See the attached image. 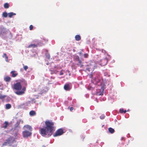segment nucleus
<instances>
[{
	"label": "nucleus",
	"instance_id": "f3484780",
	"mask_svg": "<svg viewBox=\"0 0 147 147\" xmlns=\"http://www.w3.org/2000/svg\"><path fill=\"white\" fill-rule=\"evenodd\" d=\"M8 15V14L7 12H5L3 13L2 14V16L6 18L7 17Z\"/></svg>",
	"mask_w": 147,
	"mask_h": 147
},
{
	"label": "nucleus",
	"instance_id": "6ab92c4d",
	"mask_svg": "<svg viewBox=\"0 0 147 147\" xmlns=\"http://www.w3.org/2000/svg\"><path fill=\"white\" fill-rule=\"evenodd\" d=\"M45 56L46 57L47 59H50V54L48 53H46L45 54Z\"/></svg>",
	"mask_w": 147,
	"mask_h": 147
},
{
	"label": "nucleus",
	"instance_id": "dca6fc26",
	"mask_svg": "<svg viewBox=\"0 0 147 147\" xmlns=\"http://www.w3.org/2000/svg\"><path fill=\"white\" fill-rule=\"evenodd\" d=\"M11 107V105L10 104H7L6 105V108L7 109H9Z\"/></svg>",
	"mask_w": 147,
	"mask_h": 147
},
{
	"label": "nucleus",
	"instance_id": "2f4dec72",
	"mask_svg": "<svg viewBox=\"0 0 147 147\" xmlns=\"http://www.w3.org/2000/svg\"><path fill=\"white\" fill-rule=\"evenodd\" d=\"M7 55L6 53H4L3 55V57H6L7 56Z\"/></svg>",
	"mask_w": 147,
	"mask_h": 147
},
{
	"label": "nucleus",
	"instance_id": "e433bc0d",
	"mask_svg": "<svg viewBox=\"0 0 147 147\" xmlns=\"http://www.w3.org/2000/svg\"><path fill=\"white\" fill-rule=\"evenodd\" d=\"M42 147H46V146H45L44 145H43L42 146Z\"/></svg>",
	"mask_w": 147,
	"mask_h": 147
},
{
	"label": "nucleus",
	"instance_id": "ddd939ff",
	"mask_svg": "<svg viewBox=\"0 0 147 147\" xmlns=\"http://www.w3.org/2000/svg\"><path fill=\"white\" fill-rule=\"evenodd\" d=\"M36 114V112L34 111H31L29 113V114L30 116H33L35 115Z\"/></svg>",
	"mask_w": 147,
	"mask_h": 147
},
{
	"label": "nucleus",
	"instance_id": "423d86ee",
	"mask_svg": "<svg viewBox=\"0 0 147 147\" xmlns=\"http://www.w3.org/2000/svg\"><path fill=\"white\" fill-rule=\"evenodd\" d=\"M64 133L63 129L62 128H60L57 129L55 134L53 135L54 137L60 136L62 135Z\"/></svg>",
	"mask_w": 147,
	"mask_h": 147
},
{
	"label": "nucleus",
	"instance_id": "cd10ccee",
	"mask_svg": "<svg viewBox=\"0 0 147 147\" xmlns=\"http://www.w3.org/2000/svg\"><path fill=\"white\" fill-rule=\"evenodd\" d=\"M105 117V116H104L103 115H102L100 117V119H104Z\"/></svg>",
	"mask_w": 147,
	"mask_h": 147
},
{
	"label": "nucleus",
	"instance_id": "bb28decb",
	"mask_svg": "<svg viewBox=\"0 0 147 147\" xmlns=\"http://www.w3.org/2000/svg\"><path fill=\"white\" fill-rule=\"evenodd\" d=\"M88 56V55L87 53H85L84 55V57L85 58H87Z\"/></svg>",
	"mask_w": 147,
	"mask_h": 147
},
{
	"label": "nucleus",
	"instance_id": "4be33fe9",
	"mask_svg": "<svg viewBox=\"0 0 147 147\" xmlns=\"http://www.w3.org/2000/svg\"><path fill=\"white\" fill-rule=\"evenodd\" d=\"M101 90H102V92L98 94L100 95H102L103 94V92L104 90V89L102 87H101Z\"/></svg>",
	"mask_w": 147,
	"mask_h": 147
},
{
	"label": "nucleus",
	"instance_id": "c756f323",
	"mask_svg": "<svg viewBox=\"0 0 147 147\" xmlns=\"http://www.w3.org/2000/svg\"><path fill=\"white\" fill-rule=\"evenodd\" d=\"M24 86H26L27 85V82L26 81H24Z\"/></svg>",
	"mask_w": 147,
	"mask_h": 147
},
{
	"label": "nucleus",
	"instance_id": "4468645a",
	"mask_svg": "<svg viewBox=\"0 0 147 147\" xmlns=\"http://www.w3.org/2000/svg\"><path fill=\"white\" fill-rule=\"evenodd\" d=\"M109 131L110 133L113 134L115 130L113 129L110 127L109 128Z\"/></svg>",
	"mask_w": 147,
	"mask_h": 147
},
{
	"label": "nucleus",
	"instance_id": "9d476101",
	"mask_svg": "<svg viewBox=\"0 0 147 147\" xmlns=\"http://www.w3.org/2000/svg\"><path fill=\"white\" fill-rule=\"evenodd\" d=\"M11 80V78L9 76H6L4 78V80L6 82H9Z\"/></svg>",
	"mask_w": 147,
	"mask_h": 147
},
{
	"label": "nucleus",
	"instance_id": "20e7f679",
	"mask_svg": "<svg viewBox=\"0 0 147 147\" xmlns=\"http://www.w3.org/2000/svg\"><path fill=\"white\" fill-rule=\"evenodd\" d=\"M40 133L42 136L49 137L53 134L51 132H50V131L47 129L45 127L40 128Z\"/></svg>",
	"mask_w": 147,
	"mask_h": 147
},
{
	"label": "nucleus",
	"instance_id": "b1692460",
	"mask_svg": "<svg viewBox=\"0 0 147 147\" xmlns=\"http://www.w3.org/2000/svg\"><path fill=\"white\" fill-rule=\"evenodd\" d=\"M64 71L63 70H61L60 71L59 73L60 75H62L63 74Z\"/></svg>",
	"mask_w": 147,
	"mask_h": 147
},
{
	"label": "nucleus",
	"instance_id": "72a5a7b5",
	"mask_svg": "<svg viewBox=\"0 0 147 147\" xmlns=\"http://www.w3.org/2000/svg\"><path fill=\"white\" fill-rule=\"evenodd\" d=\"M19 123H17L16 124V126L15 127H17L19 125Z\"/></svg>",
	"mask_w": 147,
	"mask_h": 147
},
{
	"label": "nucleus",
	"instance_id": "0eeeda50",
	"mask_svg": "<svg viewBox=\"0 0 147 147\" xmlns=\"http://www.w3.org/2000/svg\"><path fill=\"white\" fill-rule=\"evenodd\" d=\"M109 57H106L105 59H102L100 61V65L102 66H104L106 65L109 60Z\"/></svg>",
	"mask_w": 147,
	"mask_h": 147
},
{
	"label": "nucleus",
	"instance_id": "58836bf2",
	"mask_svg": "<svg viewBox=\"0 0 147 147\" xmlns=\"http://www.w3.org/2000/svg\"><path fill=\"white\" fill-rule=\"evenodd\" d=\"M56 72H58V71H56Z\"/></svg>",
	"mask_w": 147,
	"mask_h": 147
},
{
	"label": "nucleus",
	"instance_id": "f704fd0d",
	"mask_svg": "<svg viewBox=\"0 0 147 147\" xmlns=\"http://www.w3.org/2000/svg\"><path fill=\"white\" fill-rule=\"evenodd\" d=\"M79 54L80 56H81L82 55V52H79Z\"/></svg>",
	"mask_w": 147,
	"mask_h": 147
},
{
	"label": "nucleus",
	"instance_id": "aec40b11",
	"mask_svg": "<svg viewBox=\"0 0 147 147\" xmlns=\"http://www.w3.org/2000/svg\"><path fill=\"white\" fill-rule=\"evenodd\" d=\"M120 112V113H125L126 112V110L124 111V110L123 109H121L119 110Z\"/></svg>",
	"mask_w": 147,
	"mask_h": 147
},
{
	"label": "nucleus",
	"instance_id": "7ed1b4c3",
	"mask_svg": "<svg viewBox=\"0 0 147 147\" xmlns=\"http://www.w3.org/2000/svg\"><path fill=\"white\" fill-rule=\"evenodd\" d=\"M45 124L46 128L51 132L53 133L55 130V127L54 126V123L51 120H47L45 122Z\"/></svg>",
	"mask_w": 147,
	"mask_h": 147
},
{
	"label": "nucleus",
	"instance_id": "393cba45",
	"mask_svg": "<svg viewBox=\"0 0 147 147\" xmlns=\"http://www.w3.org/2000/svg\"><path fill=\"white\" fill-rule=\"evenodd\" d=\"M94 80H95L96 82L97 83L99 82L100 81V79L98 78H95Z\"/></svg>",
	"mask_w": 147,
	"mask_h": 147
},
{
	"label": "nucleus",
	"instance_id": "5701e85b",
	"mask_svg": "<svg viewBox=\"0 0 147 147\" xmlns=\"http://www.w3.org/2000/svg\"><path fill=\"white\" fill-rule=\"evenodd\" d=\"M6 97V96L5 95H2L1 94H0V98L1 99H2Z\"/></svg>",
	"mask_w": 147,
	"mask_h": 147
},
{
	"label": "nucleus",
	"instance_id": "39448f33",
	"mask_svg": "<svg viewBox=\"0 0 147 147\" xmlns=\"http://www.w3.org/2000/svg\"><path fill=\"white\" fill-rule=\"evenodd\" d=\"M73 60L75 62H77V64L78 66H80L81 67H83V65L82 64L83 63L80 59L78 56L75 55L74 56Z\"/></svg>",
	"mask_w": 147,
	"mask_h": 147
},
{
	"label": "nucleus",
	"instance_id": "6e6552de",
	"mask_svg": "<svg viewBox=\"0 0 147 147\" xmlns=\"http://www.w3.org/2000/svg\"><path fill=\"white\" fill-rule=\"evenodd\" d=\"M11 76L13 77H15L18 75V73L15 71H12L11 72Z\"/></svg>",
	"mask_w": 147,
	"mask_h": 147
},
{
	"label": "nucleus",
	"instance_id": "473e14b6",
	"mask_svg": "<svg viewBox=\"0 0 147 147\" xmlns=\"http://www.w3.org/2000/svg\"><path fill=\"white\" fill-rule=\"evenodd\" d=\"M70 111H72V110H74V108H73V107H71L70 108Z\"/></svg>",
	"mask_w": 147,
	"mask_h": 147
},
{
	"label": "nucleus",
	"instance_id": "f03ea898",
	"mask_svg": "<svg viewBox=\"0 0 147 147\" xmlns=\"http://www.w3.org/2000/svg\"><path fill=\"white\" fill-rule=\"evenodd\" d=\"M23 129L24 130L22 132L23 137L27 138L31 135L32 133L30 131L32 130L31 126L28 125H26L23 127Z\"/></svg>",
	"mask_w": 147,
	"mask_h": 147
},
{
	"label": "nucleus",
	"instance_id": "2eb2a0df",
	"mask_svg": "<svg viewBox=\"0 0 147 147\" xmlns=\"http://www.w3.org/2000/svg\"><path fill=\"white\" fill-rule=\"evenodd\" d=\"M8 16L9 18H11L13 16L15 15L16 14L15 13L13 12H10L8 14Z\"/></svg>",
	"mask_w": 147,
	"mask_h": 147
},
{
	"label": "nucleus",
	"instance_id": "a211bd4d",
	"mask_svg": "<svg viewBox=\"0 0 147 147\" xmlns=\"http://www.w3.org/2000/svg\"><path fill=\"white\" fill-rule=\"evenodd\" d=\"M9 4L7 3H5L4 5V7L5 8H9Z\"/></svg>",
	"mask_w": 147,
	"mask_h": 147
},
{
	"label": "nucleus",
	"instance_id": "c9c22d12",
	"mask_svg": "<svg viewBox=\"0 0 147 147\" xmlns=\"http://www.w3.org/2000/svg\"><path fill=\"white\" fill-rule=\"evenodd\" d=\"M121 145H123V143H122L121 144Z\"/></svg>",
	"mask_w": 147,
	"mask_h": 147
},
{
	"label": "nucleus",
	"instance_id": "9b49d317",
	"mask_svg": "<svg viewBox=\"0 0 147 147\" xmlns=\"http://www.w3.org/2000/svg\"><path fill=\"white\" fill-rule=\"evenodd\" d=\"M37 47V45L34 44H31L29 45L28 46V48H35Z\"/></svg>",
	"mask_w": 147,
	"mask_h": 147
},
{
	"label": "nucleus",
	"instance_id": "4c0bfd02",
	"mask_svg": "<svg viewBox=\"0 0 147 147\" xmlns=\"http://www.w3.org/2000/svg\"><path fill=\"white\" fill-rule=\"evenodd\" d=\"M23 121H22V123H23Z\"/></svg>",
	"mask_w": 147,
	"mask_h": 147
},
{
	"label": "nucleus",
	"instance_id": "f8f14e48",
	"mask_svg": "<svg viewBox=\"0 0 147 147\" xmlns=\"http://www.w3.org/2000/svg\"><path fill=\"white\" fill-rule=\"evenodd\" d=\"M75 39L77 41H79L81 40V37L79 35H76L75 36Z\"/></svg>",
	"mask_w": 147,
	"mask_h": 147
},
{
	"label": "nucleus",
	"instance_id": "c85d7f7f",
	"mask_svg": "<svg viewBox=\"0 0 147 147\" xmlns=\"http://www.w3.org/2000/svg\"><path fill=\"white\" fill-rule=\"evenodd\" d=\"M33 26L32 25H30L29 27L30 30H32L33 29Z\"/></svg>",
	"mask_w": 147,
	"mask_h": 147
},
{
	"label": "nucleus",
	"instance_id": "7c9ffc66",
	"mask_svg": "<svg viewBox=\"0 0 147 147\" xmlns=\"http://www.w3.org/2000/svg\"><path fill=\"white\" fill-rule=\"evenodd\" d=\"M5 60L7 62L8 61V57L7 56L5 57Z\"/></svg>",
	"mask_w": 147,
	"mask_h": 147
},
{
	"label": "nucleus",
	"instance_id": "a878e982",
	"mask_svg": "<svg viewBox=\"0 0 147 147\" xmlns=\"http://www.w3.org/2000/svg\"><path fill=\"white\" fill-rule=\"evenodd\" d=\"M24 69L26 71L27 69L28 68V67L27 65H24L23 67Z\"/></svg>",
	"mask_w": 147,
	"mask_h": 147
},
{
	"label": "nucleus",
	"instance_id": "412c9836",
	"mask_svg": "<svg viewBox=\"0 0 147 147\" xmlns=\"http://www.w3.org/2000/svg\"><path fill=\"white\" fill-rule=\"evenodd\" d=\"M4 123L5 124V125L3 126V127L4 128H6L7 127V126L8 125V123L7 121H5V122Z\"/></svg>",
	"mask_w": 147,
	"mask_h": 147
},
{
	"label": "nucleus",
	"instance_id": "f257e3e1",
	"mask_svg": "<svg viewBox=\"0 0 147 147\" xmlns=\"http://www.w3.org/2000/svg\"><path fill=\"white\" fill-rule=\"evenodd\" d=\"M13 89L16 91L15 92L16 94L20 95L24 94L26 90V88L23 87L22 88V86L20 82H18L13 84Z\"/></svg>",
	"mask_w": 147,
	"mask_h": 147
},
{
	"label": "nucleus",
	"instance_id": "1a4fd4ad",
	"mask_svg": "<svg viewBox=\"0 0 147 147\" xmlns=\"http://www.w3.org/2000/svg\"><path fill=\"white\" fill-rule=\"evenodd\" d=\"M64 89L66 90H69L70 89L69 85L68 84H65L64 86Z\"/></svg>",
	"mask_w": 147,
	"mask_h": 147
}]
</instances>
